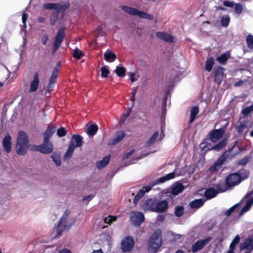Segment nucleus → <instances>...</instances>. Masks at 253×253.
I'll return each instance as SVG.
<instances>
[{
    "mask_svg": "<svg viewBox=\"0 0 253 253\" xmlns=\"http://www.w3.org/2000/svg\"><path fill=\"white\" fill-rule=\"evenodd\" d=\"M236 154L234 152V149L232 148L225 151L222 155L210 167V172H214L216 170L222 169V165L232 159Z\"/></svg>",
    "mask_w": 253,
    "mask_h": 253,
    "instance_id": "obj_1",
    "label": "nucleus"
},
{
    "mask_svg": "<svg viewBox=\"0 0 253 253\" xmlns=\"http://www.w3.org/2000/svg\"><path fill=\"white\" fill-rule=\"evenodd\" d=\"M29 141L25 132L19 131L16 140V151L17 153L20 156L26 154L29 148Z\"/></svg>",
    "mask_w": 253,
    "mask_h": 253,
    "instance_id": "obj_2",
    "label": "nucleus"
},
{
    "mask_svg": "<svg viewBox=\"0 0 253 253\" xmlns=\"http://www.w3.org/2000/svg\"><path fill=\"white\" fill-rule=\"evenodd\" d=\"M161 233V230L157 229L150 238L148 250L150 253H156L161 247L162 243Z\"/></svg>",
    "mask_w": 253,
    "mask_h": 253,
    "instance_id": "obj_3",
    "label": "nucleus"
},
{
    "mask_svg": "<svg viewBox=\"0 0 253 253\" xmlns=\"http://www.w3.org/2000/svg\"><path fill=\"white\" fill-rule=\"evenodd\" d=\"M122 10L130 15H138L139 17L149 20H153L154 16L143 11H140L137 8L129 7L126 5L121 6Z\"/></svg>",
    "mask_w": 253,
    "mask_h": 253,
    "instance_id": "obj_4",
    "label": "nucleus"
},
{
    "mask_svg": "<svg viewBox=\"0 0 253 253\" xmlns=\"http://www.w3.org/2000/svg\"><path fill=\"white\" fill-rule=\"evenodd\" d=\"M248 174L246 173L244 175L238 173H234L228 176L225 180L227 189L239 184L243 180L247 178Z\"/></svg>",
    "mask_w": 253,
    "mask_h": 253,
    "instance_id": "obj_5",
    "label": "nucleus"
},
{
    "mask_svg": "<svg viewBox=\"0 0 253 253\" xmlns=\"http://www.w3.org/2000/svg\"><path fill=\"white\" fill-rule=\"evenodd\" d=\"M210 139L204 140L200 144V148L202 151H207L211 150H215L218 151L221 150L226 144L224 140L220 141L215 145H213L210 142Z\"/></svg>",
    "mask_w": 253,
    "mask_h": 253,
    "instance_id": "obj_6",
    "label": "nucleus"
},
{
    "mask_svg": "<svg viewBox=\"0 0 253 253\" xmlns=\"http://www.w3.org/2000/svg\"><path fill=\"white\" fill-rule=\"evenodd\" d=\"M65 27H63L58 31L53 42V47L52 50L53 54L60 47L62 42L63 41L65 37Z\"/></svg>",
    "mask_w": 253,
    "mask_h": 253,
    "instance_id": "obj_7",
    "label": "nucleus"
},
{
    "mask_svg": "<svg viewBox=\"0 0 253 253\" xmlns=\"http://www.w3.org/2000/svg\"><path fill=\"white\" fill-rule=\"evenodd\" d=\"M75 222L76 220L73 219L72 221L68 223V215L66 213H64L58 222L57 226H55V228L57 229V232H58L65 229H68L72 225L75 224Z\"/></svg>",
    "mask_w": 253,
    "mask_h": 253,
    "instance_id": "obj_8",
    "label": "nucleus"
},
{
    "mask_svg": "<svg viewBox=\"0 0 253 253\" xmlns=\"http://www.w3.org/2000/svg\"><path fill=\"white\" fill-rule=\"evenodd\" d=\"M241 204H245L240 212V214L242 215L248 211L253 205V190L246 195L241 202Z\"/></svg>",
    "mask_w": 253,
    "mask_h": 253,
    "instance_id": "obj_9",
    "label": "nucleus"
},
{
    "mask_svg": "<svg viewBox=\"0 0 253 253\" xmlns=\"http://www.w3.org/2000/svg\"><path fill=\"white\" fill-rule=\"evenodd\" d=\"M227 190V188L225 186L218 185L216 186V189L214 187H211L207 189L205 192V196L207 199H211L219 192H223Z\"/></svg>",
    "mask_w": 253,
    "mask_h": 253,
    "instance_id": "obj_10",
    "label": "nucleus"
},
{
    "mask_svg": "<svg viewBox=\"0 0 253 253\" xmlns=\"http://www.w3.org/2000/svg\"><path fill=\"white\" fill-rule=\"evenodd\" d=\"M53 145L49 140H45L43 139L42 144L37 146L36 150L43 154H47L51 153L53 151Z\"/></svg>",
    "mask_w": 253,
    "mask_h": 253,
    "instance_id": "obj_11",
    "label": "nucleus"
},
{
    "mask_svg": "<svg viewBox=\"0 0 253 253\" xmlns=\"http://www.w3.org/2000/svg\"><path fill=\"white\" fill-rule=\"evenodd\" d=\"M134 245L133 238L130 236L125 237L122 240L121 247L124 252H128L131 250Z\"/></svg>",
    "mask_w": 253,
    "mask_h": 253,
    "instance_id": "obj_12",
    "label": "nucleus"
},
{
    "mask_svg": "<svg viewBox=\"0 0 253 253\" xmlns=\"http://www.w3.org/2000/svg\"><path fill=\"white\" fill-rule=\"evenodd\" d=\"M130 219L134 225L139 226L144 221V216L140 211H132L130 214Z\"/></svg>",
    "mask_w": 253,
    "mask_h": 253,
    "instance_id": "obj_13",
    "label": "nucleus"
},
{
    "mask_svg": "<svg viewBox=\"0 0 253 253\" xmlns=\"http://www.w3.org/2000/svg\"><path fill=\"white\" fill-rule=\"evenodd\" d=\"M112 242V237L107 234H103L100 237L99 244L104 250H109Z\"/></svg>",
    "mask_w": 253,
    "mask_h": 253,
    "instance_id": "obj_14",
    "label": "nucleus"
},
{
    "mask_svg": "<svg viewBox=\"0 0 253 253\" xmlns=\"http://www.w3.org/2000/svg\"><path fill=\"white\" fill-rule=\"evenodd\" d=\"M211 240V237H208L204 239L197 241L193 244L192 246V250L193 252H196L202 249L207 244H208Z\"/></svg>",
    "mask_w": 253,
    "mask_h": 253,
    "instance_id": "obj_15",
    "label": "nucleus"
},
{
    "mask_svg": "<svg viewBox=\"0 0 253 253\" xmlns=\"http://www.w3.org/2000/svg\"><path fill=\"white\" fill-rule=\"evenodd\" d=\"M240 250L245 251L244 253H251L253 250V239L248 238L240 245Z\"/></svg>",
    "mask_w": 253,
    "mask_h": 253,
    "instance_id": "obj_16",
    "label": "nucleus"
},
{
    "mask_svg": "<svg viewBox=\"0 0 253 253\" xmlns=\"http://www.w3.org/2000/svg\"><path fill=\"white\" fill-rule=\"evenodd\" d=\"M59 65L56 66L52 72V74L49 79V82L47 86V90L48 91L51 90L52 88L55 85L59 72Z\"/></svg>",
    "mask_w": 253,
    "mask_h": 253,
    "instance_id": "obj_17",
    "label": "nucleus"
},
{
    "mask_svg": "<svg viewBox=\"0 0 253 253\" xmlns=\"http://www.w3.org/2000/svg\"><path fill=\"white\" fill-rule=\"evenodd\" d=\"M224 132V129L223 128L211 131L209 135L210 140L212 142H217L222 137Z\"/></svg>",
    "mask_w": 253,
    "mask_h": 253,
    "instance_id": "obj_18",
    "label": "nucleus"
},
{
    "mask_svg": "<svg viewBox=\"0 0 253 253\" xmlns=\"http://www.w3.org/2000/svg\"><path fill=\"white\" fill-rule=\"evenodd\" d=\"M156 37L163 41L169 43L173 42V37L169 34L163 32H158L156 33Z\"/></svg>",
    "mask_w": 253,
    "mask_h": 253,
    "instance_id": "obj_19",
    "label": "nucleus"
},
{
    "mask_svg": "<svg viewBox=\"0 0 253 253\" xmlns=\"http://www.w3.org/2000/svg\"><path fill=\"white\" fill-rule=\"evenodd\" d=\"M40 83L39 75L38 72H35L33 76V79L31 82L29 92H33L37 90Z\"/></svg>",
    "mask_w": 253,
    "mask_h": 253,
    "instance_id": "obj_20",
    "label": "nucleus"
},
{
    "mask_svg": "<svg viewBox=\"0 0 253 253\" xmlns=\"http://www.w3.org/2000/svg\"><path fill=\"white\" fill-rule=\"evenodd\" d=\"M168 208V203L166 200L160 201L156 202L155 212H163L167 210Z\"/></svg>",
    "mask_w": 253,
    "mask_h": 253,
    "instance_id": "obj_21",
    "label": "nucleus"
},
{
    "mask_svg": "<svg viewBox=\"0 0 253 253\" xmlns=\"http://www.w3.org/2000/svg\"><path fill=\"white\" fill-rule=\"evenodd\" d=\"M215 79L218 84H220L224 79L223 69L219 66L214 68Z\"/></svg>",
    "mask_w": 253,
    "mask_h": 253,
    "instance_id": "obj_22",
    "label": "nucleus"
},
{
    "mask_svg": "<svg viewBox=\"0 0 253 253\" xmlns=\"http://www.w3.org/2000/svg\"><path fill=\"white\" fill-rule=\"evenodd\" d=\"M11 137L9 134L5 136L2 140V146L4 150L7 153H9L11 151Z\"/></svg>",
    "mask_w": 253,
    "mask_h": 253,
    "instance_id": "obj_23",
    "label": "nucleus"
},
{
    "mask_svg": "<svg viewBox=\"0 0 253 253\" xmlns=\"http://www.w3.org/2000/svg\"><path fill=\"white\" fill-rule=\"evenodd\" d=\"M125 136V133L123 131H120L117 133L114 138L110 140L109 145H115L121 141Z\"/></svg>",
    "mask_w": 253,
    "mask_h": 253,
    "instance_id": "obj_24",
    "label": "nucleus"
},
{
    "mask_svg": "<svg viewBox=\"0 0 253 253\" xmlns=\"http://www.w3.org/2000/svg\"><path fill=\"white\" fill-rule=\"evenodd\" d=\"M163 138L162 134H160L159 131H155L152 136L148 140L146 143L147 146L153 144L156 140H160Z\"/></svg>",
    "mask_w": 253,
    "mask_h": 253,
    "instance_id": "obj_25",
    "label": "nucleus"
},
{
    "mask_svg": "<svg viewBox=\"0 0 253 253\" xmlns=\"http://www.w3.org/2000/svg\"><path fill=\"white\" fill-rule=\"evenodd\" d=\"M156 208V202L152 199L147 200L144 205V209L145 210H150L155 212V210L154 209Z\"/></svg>",
    "mask_w": 253,
    "mask_h": 253,
    "instance_id": "obj_26",
    "label": "nucleus"
},
{
    "mask_svg": "<svg viewBox=\"0 0 253 253\" xmlns=\"http://www.w3.org/2000/svg\"><path fill=\"white\" fill-rule=\"evenodd\" d=\"M183 185L180 183H176L171 186V193L174 195H177L184 190Z\"/></svg>",
    "mask_w": 253,
    "mask_h": 253,
    "instance_id": "obj_27",
    "label": "nucleus"
},
{
    "mask_svg": "<svg viewBox=\"0 0 253 253\" xmlns=\"http://www.w3.org/2000/svg\"><path fill=\"white\" fill-rule=\"evenodd\" d=\"M176 174L175 173L173 172L169 173L164 176L161 177L155 181V184H158L159 183H163L166 181L169 180L170 179H173L175 177Z\"/></svg>",
    "mask_w": 253,
    "mask_h": 253,
    "instance_id": "obj_28",
    "label": "nucleus"
},
{
    "mask_svg": "<svg viewBox=\"0 0 253 253\" xmlns=\"http://www.w3.org/2000/svg\"><path fill=\"white\" fill-rule=\"evenodd\" d=\"M56 127L53 126H49L45 131L43 135L44 139L49 140L50 137L53 134V133L55 132Z\"/></svg>",
    "mask_w": 253,
    "mask_h": 253,
    "instance_id": "obj_29",
    "label": "nucleus"
},
{
    "mask_svg": "<svg viewBox=\"0 0 253 253\" xmlns=\"http://www.w3.org/2000/svg\"><path fill=\"white\" fill-rule=\"evenodd\" d=\"M110 159L109 156H106L102 160L98 161L96 163V166L98 169H101L105 167L109 163Z\"/></svg>",
    "mask_w": 253,
    "mask_h": 253,
    "instance_id": "obj_30",
    "label": "nucleus"
},
{
    "mask_svg": "<svg viewBox=\"0 0 253 253\" xmlns=\"http://www.w3.org/2000/svg\"><path fill=\"white\" fill-rule=\"evenodd\" d=\"M75 149L74 142L71 141L68 147V148L64 155L65 159H69L71 158Z\"/></svg>",
    "mask_w": 253,
    "mask_h": 253,
    "instance_id": "obj_31",
    "label": "nucleus"
},
{
    "mask_svg": "<svg viewBox=\"0 0 253 253\" xmlns=\"http://www.w3.org/2000/svg\"><path fill=\"white\" fill-rule=\"evenodd\" d=\"M240 124L237 126V129L240 134H243L244 132H247L249 129L247 128L245 121H240Z\"/></svg>",
    "mask_w": 253,
    "mask_h": 253,
    "instance_id": "obj_32",
    "label": "nucleus"
},
{
    "mask_svg": "<svg viewBox=\"0 0 253 253\" xmlns=\"http://www.w3.org/2000/svg\"><path fill=\"white\" fill-rule=\"evenodd\" d=\"M240 240V237L239 235L236 236V237L234 238L232 242H231L229 249L228 250L227 253H234V249L236 245H237Z\"/></svg>",
    "mask_w": 253,
    "mask_h": 253,
    "instance_id": "obj_33",
    "label": "nucleus"
},
{
    "mask_svg": "<svg viewBox=\"0 0 253 253\" xmlns=\"http://www.w3.org/2000/svg\"><path fill=\"white\" fill-rule=\"evenodd\" d=\"M199 111V108L197 106H195L191 108L190 110V118L189 120L190 123H192L194 121Z\"/></svg>",
    "mask_w": 253,
    "mask_h": 253,
    "instance_id": "obj_34",
    "label": "nucleus"
},
{
    "mask_svg": "<svg viewBox=\"0 0 253 253\" xmlns=\"http://www.w3.org/2000/svg\"><path fill=\"white\" fill-rule=\"evenodd\" d=\"M104 58L105 60L108 62H114L116 59V55L115 53L112 52H106L104 53Z\"/></svg>",
    "mask_w": 253,
    "mask_h": 253,
    "instance_id": "obj_35",
    "label": "nucleus"
},
{
    "mask_svg": "<svg viewBox=\"0 0 253 253\" xmlns=\"http://www.w3.org/2000/svg\"><path fill=\"white\" fill-rule=\"evenodd\" d=\"M205 200L203 199H196L190 203V207L192 208L198 209L201 207L204 204Z\"/></svg>",
    "mask_w": 253,
    "mask_h": 253,
    "instance_id": "obj_36",
    "label": "nucleus"
},
{
    "mask_svg": "<svg viewBox=\"0 0 253 253\" xmlns=\"http://www.w3.org/2000/svg\"><path fill=\"white\" fill-rule=\"evenodd\" d=\"M229 58L230 54L226 51L217 57L216 60L219 63H225Z\"/></svg>",
    "mask_w": 253,
    "mask_h": 253,
    "instance_id": "obj_37",
    "label": "nucleus"
},
{
    "mask_svg": "<svg viewBox=\"0 0 253 253\" xmlns=\"http://www.w3.org/2000/svg\"><path fill=\"white\" fill-rule=\"evenodd\" d=\"M7 50V45L4 43L0 42V61L6 54Z\"/></svg>",
    "mask_w": 253,
    "mask_h": 253,
    "instance_id": "obj_38",
    "label": "nucleus"
},
{
    "mask_svg": "<svg viewBox=\"0 0 253 253\" xmlns=\"http://www.w3.org/2000/svg\"><path fill=\"white\" fill-rule=\"evenodd\" d=\"M58 6H57V8H56V11L58 12V13L60 12H64L66 10H67L70 6V4L69 2L63 4H61L60 3H57Z\"/></svg>",
    "mask_w": 253,
    "mask_h": 253,
    "instance_id": "obj_39",
    "label": "nucleus"
},
{
    "mask_svg": "<svg viewBox=\"0 0 253 253\" xmlns=\"http://www.w3.org/2000/svg\"><path fill=\"white\" fill-rule=\"evenodd\" d=\"M98 130L97 126L95 125H90L87 126V133L89 135H94Z\"/></svg>",
    "mask_w": 253,
    "mask_h": 253,
    "instance_id": "obj_40",
    "label": "nucleus"
},
{
    "mask_svg": "<svg viewBox=\"0 0 253 253\" xmlns=\"http://www.w3.org/2000/svg\"><path fill=\"white\" fill-rule=\"evenodd\" d=\"M73 140L72 141L74 142L75 148L76 147H80L82 145V137L79 135H73L72 136Z\"/></svg>",
    "mask_w": 253,
    "mask_h": 253,
    "instance_id": "obj_41",
    "label": "nucleus"
},
{
    "mask_svg": "<svg viewBox=\"0 0 253 253\" xmlns=\"http://www.w3.org/2000/svg\"><path fill=\"white\" fill-rule=\"evenodd\" d=\"M115 72L119 77L123 78L125 76L126 69L123 67L118 66L115 70Z\"/></svg>",
    "mask_w": 253,
    "mask_h": 253,
    "instance_id": "obj_42",
    "label": "nucleus"
},
{
    "mask_svg": "<svg viewBox=\"0 0 253 253\" xmlns=\"http://www.w3.org/2000/svg\"><path fill=\"white\" fill-rule=\"evenodd\" d=\"M59 13L58 12L53 11L50 15V22L51 25L53 26L55 24L56 22L58 19Z\"/></svg>",
    "mask_w": 253,
    "mask_h": 253,
    "instance_id": "obj_43",
    "label": "nucleus"
},
{
    "mask_svg": "<svg viewBox=\"0 0 253 253\" xmlns=\"http://www.w3.org/2000/svg\"><path fill=\"white\" fill-rule=\"evenodd\" d=\"M51 157L57 166H60L61 165V159L59 154L53 153L51 155Z\"/></svg>",
    "mask_w": 253,
    "mask_h": 253,
    "instance_id": "obj_44",
    "label": "nucleus"
},
{
    "mask_svg": "<svg viewBox=\"0 0 253 253\" xmlns=\"http://www.w3.org/2000/svg\"><path fill=\"white\" fill-rule=\"evenodd\" d=\"M73 56L74 58L80 59L84 56V52L81 50L76 48L74 50Z\"/></svg>",
    "mask_w": 253,
    "mask_h": 253,
    "instance_id": "obj_45",
    "label": "nucleus"
},
{
    "mask_svg": "<svg viewBox=\"0 0 253 253\" xmlns=\"http://www.w3.org/2000/svg\"><path fill=\"white\" fill-rule=\"evenodd\" d=\"M230 17L228 15H225L221 18V24L223 27H227L230 22Z\"/></svg>",
    "mask_w": 253,
    "mask_h": 253,
    "instance_id": "obj_46",
    "label": "nucleus"
},
{
    "mask_svg": "<svg viewBox=\"0 0 253 253\" xmlns=\"http://www.w3.org/2000/svg\"><path fill=\"white\" fill-rule=\"evenodd\" d=\"M9 65H10L9 66L6 67V69L7 70V71L8 72L9 74L12 73H15L19 69V67L17 64H13V65L9 64Z\"/></svg>",
    "mask_w": 253,
    "mask_h": 253,
    "instance_id": "obj_47",
    "label": "nucleus"
},
{
    "mask_svg": "<svg viewBox=\"0 0 253 253\" xmlns=\"http://www.w3.org/2000/svg\"><path fill=\"white\" fill-rule=\"evenodd\" d=\"M57 6H58L57 3H44L42 5L43 8L45 9H54L56 10L57 8Z\"/></svg>",
    "mask_w": 253,
    "mask_h": 253,
    "instance_id": "obj_48",
    "label": "nucleus"
},
{
    "mask_svg": "<svg viewBox=\"0 0 253 253\" xmlns=\"http://www.w3.org/2000/svg\"><path fill=\"white\" fill-rule=\"evenodd\" d=\"M246 42L249 48H253V36L252 35H249L247 36Z\"/></svg>",
    "mask_w": 253,
    "mask_h": 253,
    "instance_id": "obj_49",
    "label": "nucleus"
},
{
    "mask_svg": "<svg viewBox=\"0 0 253 253\" xmlns=\"http://www.w3.org/2000/svg\"><path fill=\"white\" fill-rule=\"evenodd\" d=\"M185 70L184 69H180L178 66H176L174 69L173 72V74L174 75L177 76L178 78H179L181 75L184 72Z\"/></svg>",
    "mask_w": 253,
    "mask_h": 253,
    "instance_id": "obj_50",
    "label": "nucleus"
},
{
    "mask_svg": "<svg viewBox=\"0 0 253 253\" xmlns=\"http://www.w3.org/2000/svg\"><path fill=\"white\" fill-rule=\"evenodd\" d=\"M128 75L129 76V80L132 83H133L137 81L139 77V75L137 72H129L128 73Z\"/></svg>",
    "mask_w": 253,
    "mask_h": 253,
    "instance_id": "obj_51",
    "label": "nucleus"
},
{
    "mask_svg": "<svg viewBox=\"0 0 253 253\" xmlns=\"http://www.w3.org/2000/svg\"><path fill=\"white\" fill-rule=\"evenodd\" d=\"M144 194L145 191L144 189H142L140 190H139L138 193L136 194V195L135 196L134 198V203L135 204H136L138 201L144 195Z\"/></svg>",
    "mask_w": 253,
    "mask_h": 253,
    "instance_id": "obj_52",
    "label": "nucleus"
},
{
    "mask_svg": "<svg viewBox=\"0 0 253 253\" xmlns=\"http://www.w3.org/2000/svg\"><path fill=\"white\" fill-rule=\"evenodd\" d=\"M184 213V208L182 206H177L175 208V214L177 217L182 215Z\"/></svg>",
    "mask_w": 253,
    "mask_h": 253,
    "instance_id": "obj_53",
    "label": "nucleus"
},
{
    "mask_svg": "<svg viewBox=\"0 0 253 253\" xmlns=\"http://www.w3.org/2000/svg\"><path fill=\"white\" fill-rule=\"evenodd\" d=\"M117 219V216L109 215L104 218V222L106 223L111 224L113 221H116Z\"/></svg>",
    "mask_w": 253,
    "mask_h": 253,
    "instance_id": "obj_54",
    "label": "nucleus"
},
{
    "mask_svg": "<svg viewBox=\"0 0 253 253\" xmlns=\"http://www.w3.org/2000/svg\"><path fill=\"white\" fill-rule=\"evenodd\" d=\"M234 6L235 13L238 14H241L243 10L242 5L240 3H235Z\"/></svg>",
    "mask_w": 253,
    "mask_h": 253,
    "instance_id": "obj_55",
    "label": "nucleus"
},
{
    "mask_svg": "<svg viewBox=\"0 0 253 253\" xmlns=\"http://www.w3.org/2000/svg\"><path fill=\"white\" fill-rule=\"evenodd\" d=\"M130 113V110H127L125 113H124L121 117L120 120V123L121 124H123L126 118L129 115Z\"/></svg>",
    "mask_w": 253,
    "mask_h": 253,
    "instance_id": "obj_56",
    "label": "nucleus"
},
{
    "mask_svg": "<svg viewBox=\"0 0 253 253\" xmlns=\"http://www.w3.org/2000/svg\"><path fill=\"white\" fill-rule=\"evenodd\" d=\"M67 133V131L65 128L63 127H61L57 130V135L59 137L64 136Z\"/></svg>",
    "mask_w": 253,
    "mask_h": 253,
    "instance_id": "obj_57",
    "label": "nucleus"
},
{
    "mask_svg": "<svg viewBox=\"0 0 253 253\" xmlns=\"http://www.w3.org/2000/svg\"><path fill=\"white\" fill-rule=\"evenodd\" d=\"M101 76L102 78H106L109 73V70L106 66H103L101 68Z\"/></svg>",
    "mask_w": 253,
    "mask_h": 253,
    "instance_id": "obj_58",
    "label": "nucleus"
},
{
    "mask_svg": "<svg viewBox=\"0 0 253 253\" xmlns=\"http://www.w3.org/2000/svg\"><path fill=\"white\" fill-rule=\"evenodd\" d=\"M253 111V105H252L249 107H246L242 111L244 115L247 116L250 113Z\"/></svg>",
    "mask_w": 253,
    "mask_h": 253,
    "instance_id": "obj_59",
    "label": "nucleus"
},
{
    "mask_svg": "<svg viewBox=\"0 0 253 253\" xmlns=\"http://www.w3.org/2000/svg\"><path fill=\"white\" fill-rule=\"evenodd\" d=\"M134 153V150H133V149L130 150L129 151H128V152L126 153L125 154H124L123 156V157H122L123 160H126V159L129 158V157L131 155H132Z\"/></svg>",
    "mask_w": 253,
    "mask_h": 253,
    "instance_id": "obj_60",
    "label": "nucleus"
},
{
    "mask_svg": "<svg viewBox=\"0 0 253 253\" xmlns=\"http://www.w3.org/2000/svg\"><path fill=\"white\" fill-rule=\"evenodd\" d=\"M223 4L226 7H233L234 6L235 3L233 1L225 0L223 1Z\"/></svg>",
    "mask_w": 253,
    "mask_h": 253,
    "instance_id": "obj_61",
    "label": "nucleus"
},
{
    "mask_svg": "<svg viewBox=\"0 0 253 253\" xmlns=\"http://www.w3.org/2000/svg\"><path fill=\"white\" fill-rule=\"evenodd\" d=\"M239 205V204H236L234 206L232 207L231 208H230L226 211L225 214L227 216H229L234 211L235 208L238 206Z\"/></svg>",
    "mask_w": 253,
    "mask_h": 253,
    "instance_id": "obj_62",
    "label": "nucleus"
},
{
    "mask_svg": "<svg viewBox=\"0 0 253 253\" xmlns=\"http://www.w3.org/2000/svg\"><path fill=\"white\" fill-rule=\"evenodd\" d=\"M27 18H28L27 14L25 13H23L22 14V23H23V26L24 27H26V22L27 20Z\"/></svg>",
    "mask_w": 253,
    "mask_h": 253,
    "instance_id": "obj_63",
    "label": "nucleus"
},
{
    "mask_svg": "<svg viewBox=\"0 0 253 253\" xmlns=\"http://www.w3.org/2000/svg\"><path fill=\"white\" fill-rule=\"evenodd\" d=\"M249 159L247 157H245L241 161H239V164L241 165H245L248 162Z\"/></svg>",
    "mask_w": 253,
    "mask_h": 253,
    "instance_id": "obj_64",
    "label": "nucleus"
}]
</instances>
